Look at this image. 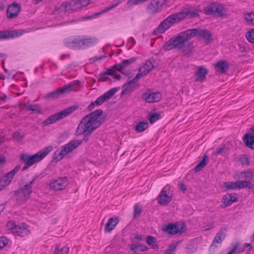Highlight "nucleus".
Instances as JSON below:
<instances>
[{"label": "nucleus", "mask_w": 254, "mask_h": 254, "mask_svg": "<svg viewBox=\"0 0 254 254\" xmlns=\"http://www.w3.org/2000/svg\"><path fill=\"white\" fill-rule=\"evenodd\" d=\"M161 97L162 95L160 92H153L149 94L145 93L142 95L143 98L148 103L158 102L161 99Z\"/></svg>", "instance_id": "24"}, {"label": "nucleus", "mask_w": 254, "mask_h": 254, "mask_svg": "<svg viewBox=\"0 0 254 254\" xmlns=\"http://www.w3.org/2000/svg\"><path fill=\"white\" fill-rule=\"evenodd\" d=\"M29 231L26 225L24 224L22 225H18L17 227L14 230V233L17 234L18 236L24 237L29 234Z\"/></svg>", "instance_id": "30"}, {"label": "nucleus", "mask_w": 254, "mask_h": 254, "mask_svg": "<svg viewBox=\"0 0 254 254\" xmlns=\"http://www.w3.org/2000/svg\"><path fill=\"white\" fill-rule=\"evenodd\" d=\"M97 40L93 37L85 38L81 37L80 49H84L93 46L96 43Z\"/></svg>", "instance_id": "29"}, {"label": "nucleus", "mask_w": 254, "mask_h": 254, "mask_svg": "<svg viewBox=\"0 0 254 254\" xmlns=\"http://www.w3.org/2000/svg\"><path fill=\"white\" fill-rule=\"evenodd\" d=\"M207 158L208 157L206 155H204L203 156L202 160L196 166L194 169L195 172L200 171L206 165V160H207Z\"/></svg>", "instance_id": "37"}, {"label": "nucleus", "mask_w": 254, "mask_h": 254, "mask_svg": "<svg viewBox=\"0 0 254 254\" xmlns=\"http://www.w3.org/2000/svg\"><path fill=\"white\" fill-rule=\"evenodd\" d=\"M226 147L225 145H222L219 148L216 149L213 153L214 155H217L218 154H222L225 153Z\"/></svg>", "instance_id": "47"}, {"label": "nucleus", "mask_w": 254, "mask_h": 254, "mask_svg": "<svg viewBox=\"0 0 254 254\" xmlns=\"http://www.w3.org/2000/svg\"><path fill=\"white\" fill-rule=\"evenodd\" d=\"M169 188L166 186L161 190L158 196V201L162 205H165L169 203L172 200V196L167 193V190Z\"/></svg>", "instance_id": "23"}, {"label": "nucleus", "mask_w": 254, "mask_h": 254, "mask_svg": "<svg viewBox=\"0 0 254 254\" xmlns=\"http://www.w3.org/2000/svg\"><path fill=\"white\" fill-rule=\"evenodd\" d=\"M198 15V13L195 11L186 9L180 12L171 14L165 19L154 31L155 35L162 34L168 29L175 23H178L186 17L190 18L195 17Z\"/></svg>", "instance_id": "3"}, {"label": "nucleus", "mask_w": 254, "mask_h": 254, "mask_svg": "<svg viewBox=\"0 0 254 254\" xmlns=\"http://www.w3.org/2000/svg\"><path fill=\"white\" fill-rule=\"evenodd\" d=\"M154 66L151 62L149 60L146 61L145 63L139 68L138 72L136 75V78L139 79L141 77L147 75L152 70Z\"/></svg>", "instance_id": "18"}, {"label": "nucleus", "mask_w": 254, "mask_h": 254, "mask_svg": "<svg viewBox=\"0 0 254 254\" xmlns=\"http://www.w3.org/2000/svg\"><path fill=\"white\" fill-rule=\"evenodd\" d=\"M238 201L237 194L235 193H228L222 198V202L225 207L231 205L233 202Z\"/></svg>", "instance_id": "26"}, {"label": "nucleus", "mask_w": 254, "mask_h": 254, "mask_svg": "<svg viewBox=\"0 0 254 254\" xmlns=\"http://www.w3.org/2000/svg\"><path fill=\"white\" fill-rule=\"evenodd\" d=\"M168 3V0H164L163 2L161 3L162 6L164 4H167Z\"/></svg>", "instance_id": "63"}, {"label": "nucleus", "mask_w": 254, "mask_h": 254, "mask_svg": "<svg viewBox=\"0 0 254 254\" xmlns=\"http://www.w3.org/2000/svg\"><path fill=\"white\" fill-rule=\"evenodd\" d=\"M229 66V64L226 61H220L215 64L216 70L221 73H225L227 72Z\"/></svg>", "instance_id": "27"}, {"label": "nucleus", "mask_w": 254, "mask_h": 254, "mask_svg": "<svg viewBox=\"0 0 254 254\" xmlns=\"http://www.w3.org/2000/svg\"><path fill=\"white\" fill-rule=\"evenodd\" d=\"M67 185V181L66 177L59 178L51 182L50 188L55 190H61L65 189Z\"/></svg>", "instance_id": "17"}, {"label": "nucleus", "mask_w": 254, "mask_h": 254, "mask_svg": "<svg viewBox=\"0 0 254 254\" xmlns=\"http://www.w3.org/2000/svg\"><path fill=\"white\" fill-rule=\"evenodd\" d=\"M69 251V248L64 247L60 249L58 246H56L54 254H67Z\"/></svg>", "instance_id": "39"}, {"label": "nucleus", "mask_w": 254, "mask_h": 254, "mask_svg": "<svg viewBox=\"0 0 254 254\" xmlns=\"http://www.w3.org/2000/svg\"><path fill=\"white\" fill-rule=\"evenodd\" d=\"M167 231L171 234H176L181 232L179 225L175 224H170L167 227Z\"/></svg>", "instance_id": "33"}, {"label": "nucleus", "mask_w": 254, "mask_h": 254, "mask_svg": "<svg viewBox=\"0 0 254 254\" xmlns=\"http://www.w3.org/2000/svg\"><path fill=\"white\" fill-rule=\"evenodd\" d=\"M120 89L119 87L112 88L99 96L95 101L96 105L100 106L103 104L106 101L110 99Z\"/></svg>", "instance_id": "14"}, {"label": "nucleus", "mask_w": 254, "mask_h": 254, "mask_svg": "<svg viewBox=\"0 0 254 254\" xmlns=\"http://www.w3.org/2000/svg\"><path fill=\"white\" fill-rule=\"evenodd\" d=\"M53 150L52 146H49L44 148L37 153L30 155L28 154H22L20 157V160L25 163L22 170L25 171L30 166L41 161Z\"/></svg>", "instance_id": "5"}, {"label": "nucleus", "mask_w": 254, "mask_h": 254, "mask_svg": "<svg viewBox=\"0 0 254 254\" xmlns=\"http://www.w3.org/2000/svg\"><path fill=\"white\" fill-rule=\"evenodd\" d=\"M130 249L136 254H139L140 253L146 251L148 250V248L146 246L135 244L130 245Z\"/></svg>", "instance_id": "32"}, {"label": "nucleus", "mask_w": 254, "mask_h": 254, "mask_svg": "<svg viewBox=\"0 0 254 254\" xmlns=\"http://www.w3.org/2000/svg\"><path fill=\"white\" fill-rule=\"evenodd\" d=\"M20 168L21 166L20 165L15 166L13 169L5 174L3 177L0 178V183L5 188L10 183L14 176Z\"/></svg>", "instance_id": "13"}, {"label": "nucleus", "mask_w": 254, "mask_h": 254, "mask_svg": "<svg viewBox=\"0 0 254 254\" xmlns=\"http://www.w3.org/2000/svg\"><path fill=\"white\" fill-rule=\"evenodd\" d=\"M18 224L13 221H9L7 224V227L14 233V230L17 226Z\"/></svg>", "instance_id": "48"}, {"label": "nucleus", "mask_w": 254, "mask_h": 254, "mask_svg": "<svg viewBox=\"0 0 254 254\" xmlns=\"http://www.w3.org/2000/svg\"><path fill=\"white\" fill-rule=\"evenodd\" d=\"M172 254L171 253H170L169 251H168L167 250H166L165 252V254Z\"/></svg>", "instance_id": "64"}, {"label": "nucleus", "mask_w": 254, "mask_h": 254, "mask_svg": "<svg viewBox=\"0 0 254 254\" xmlns=\"http://www.w3.org/2000/svg\"><path fill=\"white\" fill-rule=\"evenodd\" d=\"M136 58L132 57L129 59L125 60L121 63L115 64L112 68H109L107 71L102 72L100 74L99 79L102 81L106 80V76L107 75H113L116 79H120L121 75L117 74L116 72L118 71L125 75H128L130 71L126 70L127 67L132 63L135 62Z\"/></svg>", "instance_id": "4"}, {"label": "nucleus", "mask_w": 254, "mask_h": 254, "mask_svg": "<svg viewBox=\"0 0 254 254\" xmlns=\"http://www.w3.org/2000/svg\"><path fill=\"white\" fill-rule=\"evenodd\" d=\"M243 140L247 146L254 149V135L247 133L244 136Z\"/></svg>", "instance_id": "31"}, {"label": "nucleus", "mask_w": 254, "mask_h": 254, "mask_svg": "<svg viewBox=\"0 0 254 254\" xmlns=\"http://www.w3.org/2000/svg\"><path fill=\"white\" fill-rule=\"evenodd\" d=\"M177 245L178 243L172 244L167 250L173 254L176 251Z\"/></svg>", "instance_id": "51"}, {"label": "nucleus", "mask_w": 254, "mask_h": 254, "mask_svg": "<svg viewBox=\"0 0 254 254\" xmlns=\"http://www.w3.org/2000/svg\"><path fill=\"white\" fill-rule=\"evenodd\" d=\"M190 31H193L194 32L193 37L197 36L198 38H202L206 44L210 43L212 40V35L207 30L193 28L190 29Z\"/></svg>", "instance_id": "11"}, {"label": "nucleus", "mask_w": 254, "mask_h": 254, "mask_svg": "<svg viewBox=\"0 0 254 254\" xmlns=\"http://www.w3.org/2000/svg\"><path fill=\"white\" fill-rule=\"evenodd\" d=\"M142 0H128L127 4L129 6H132L134 5H137L139 2H142Z\"/></svg>", "instance_id": "50"}, {"label": "nucleus", "mask_w": 254, "mask_h": 254, "mask_svg": "<svg viewBox=\"0 0 254 254\" xmlns=\"http://www.w3.org/2000/svg\"><path fill=\"white\" fill-rule=\"evenodd\" d=\"M204 10L206 14L222 16L224 14L223 5L217 2L209 4L204 7Z\"/></svg>", "instance_id": "10"}, {"label": "nucleus", "mask_w": 254, "mask_h": 254, "mask_svg": "<svg viewBox=\"0 0 254 254\" xmlns=\"http://www.w3.org/2000/svg\"><path fill=\"white\" fill-rule=\"evenodd\" d=\"M146 241L147 244L152 247V248H155V247H157V245H156V239L151 236H148L147 237Z\"/></svg>", "instance_id": "42"}, {"label": "nucleus", "mask_w": 254, "mask_h": 254, "mask_svg": "<svg viewBox=\"0 0 254 254\" xmlns=\"http://www.w3.org/2000/svg\"><path fill=\"white\" fill-rule=\"evenodd\" d=\"M79 87L80 82L79 81H73L62 88L58 89L57 90L48 93L45 97L48 99H57L64 93H67L71 91H76L78 90Z\"/></svg>", "instance_id": "6"}, {"label": "nucleus", "mask_w": 254, "mask_h": 254, "mask_svg": "<svg viewBox=\"0 0 254 254\" xmlns=\"http://www.w3.org/2000/svg\"><path fill=\"white\" fill-rule=\"evenodd\" d=\"M179 188L180 190H181L183 191H185L187 190V188L184 184L182 183L179 184Z\"/></svg>", "instance_id": "54"}, {"label": "nucleus", "mask_w": 254, "mask_h": 254, "mask_svg": "<svg viewBox=\"0 0 254 254\" xmlns=\"http://www.w3.org/2000/svg\"><path fill=\"white\" fill-rule=\"evenodd\" d=\"M65 155L62 151L61 149L59 148L57 151H56L53 155V160L56 162H59L61 160Z\"/></svg>", "instance_id": "35"}, {"label": "nucleus", "mask_w": 254, "mask_h": 254, "mask_svg": "<svg viewBox=\"0 0 254 254\" xmlns=\"http://www.w3.org/2000/svg\"><path fill=\"white\" fill-rule=\"evenodd\" d=\"M102 114L103 111L98 109L85 116L78 125L76 134L91 133L104 122V119L102 117Z\"/></svg>", "instance_id": "2"}, {"label": "nucleus", "mask_w": 254, "mask_h": 254, "mask_svg": "<svg viewBox=\"0 0 254 254\" xmlns=\"http://www.w3.org/2000/svg\"><path fill=\"white\" fill-rule=\"evenodd\" d=\"M160 118V114H159L158 113H155L154 114L150 115L149 120L150 123L152 124L154 122H155L156 121L159 120Z\"/></svg>", "instance_id": "46"}, {"label": "nucleus", "mask_w": 254, "mask_h": 254, "mask_svg": "<svg viewBox=\"0 0 254 254\" xmlns=\"http://www.w3.org/2000/svg\"><path fill=\"white\" fill-rule=\"evenodd\" d=\"M3 57V59L2 60V66L4 70V71L6 72H7V69L5 68L4 67V60H5V58L4 57Z\"/></svg>", "instance_id": "60"}, {"label": "nucleus", "mask_w": 254, "mask_h": 254, "mask_svg": "<svg viewBox=\"0 0 254 254\" xmlns=\"http://www.w3.org/2000/svg\"><path fill=\"white\" fill-rule=\"evenodd\" d=\"M24 33L22 30H5L0 31V40L14 38L21 36Z\"/></svg>", "instance_id": "15"}, {"label": "nucleus", "mask_w": 254, "mask_h": 254, "mask_svg": "<svg viewBox=\"0 0 254 254\" xmlns=\"http://www.w3.org/2000/svg\"><path fill=\"white\" fill-rule=\"evenodd\" d=\"M96 105V104L95 103V102H91L89 105L88 107V110L89 111H92L95 107V106Z\"/></svg>", "instance_id": "53"}, {"label": "nucleus", "mask_w": 254, "mask_h": 254, "mask_svg": "<svg viewBox=\"0 0 254 254\" xmlns=\"http://www.w3.org/2000/svg\"><path fill=\"white\" fill-rule=\"evenodd\" d=\"M237 182H225L224 185L227 190L238 189Z\"/></svg>", "instance_id": "41"}, {"label": "nucleus", "mask_w": 254, "mask_h": 254, "mask_svg": "<svg viewBox=\"0 0 254 254\" xmlns=\"http://www.w3.org/2000/svg\"><path fill=\"white\" fill-rule=\"evenodd\" d=\"M121 2L120 0H118V2L115 4H112L111 6L107 7L106 8V9L104 10V12H107L109 10H110L112 9L113 8L117 6Z\"/></svg>", "instance_id": "52"}, {"label": "nucleus", "mask_w": 254, "mask_h": 254, "mask_svg": "<svg viewBox=\"0 0 254 254\" xmlns=\"http://www.w3.org/2000/svg\"><path fill=\"white\" fill-rule=\"evenodd\" d=\"M5 163V159L4 157L0 156V167L3 166Z\"/></svg>", "instance_id": "56"}, {"label": "nucleus", "mask_w": 254, "mask_h": 254, "mask_svg": "<svg viewBox=\"0 0 254 254\" xmlns=\"http://www.w3.org/2000/svg\"><path fill=\"white\" fill-rule=\"evenodd\" d=\"M12 138L15 141L21 142L24 138V135L19 131H16L13 133Z\"/></svg>", "instance_id": "40"}, {"label": "nucleus", "mask_w": 254, "mask_h": 254, "mask_svg": "<svg viewBox=\"0 0 254 254\" xmlns=\"http://www.w3.org/2000/svg\"><path fill=\"white\" fill-rule=\"evenodd\" d=\"M8 240L4 237L0 238V249L8 244Z\"/></svg>", "instance_id": "49"}, {"label": "nucleus", "mask_w": 254, "mask_h": 254, "mask_svg": "<svg viewBox=\"0 0 254 254\" xmlns=\"http://www.w3.org/2000/svg\"><path fill=\"white\" fill-rule=\"evenodd\" d=\"M246 36L250 42L254 43V29L248 32L246 34Z\"/></svg>", "instance_id": "43"}, {"label": "nucleus", "mask_w": 254, "mask_h": 254, "mask_svg": "<svg viewBox=\"0 0 254 254\" xmlns=\"http://www.w3.org/2000/svg\"><path fill=\"white\" fill-rule=\"evenodd\" d=\"M36 179V177L33 176L32 177V180L29 183L24 185L19 190L15 191V194L17 200L20 202H24L30 197L32 192V184L35 182Z\"/></svg>", "instance_id": "7"}, {"label": "nucleus", "mask_w": 254, "mask_h": 254, "mask_svg": "<svg viewBox=\"0 0 254 254\" xmlns=\"http://www.w3.org/2000/svg\"><path fill=\"white\" fill-rule=\"evenodd\" d=\"M207 74V70L204 67L202 66H199L194 74L195 80L196 81H203Z\"/></svg>", "instance_id": "25"}, {"label": "nucleus", "mask_w": 254, "mask_h": 254, "mask_svg": "<svg viewBox=\"0 0 254 254\" xmlns=\"http://www.w3.org/2000/svg\"><path fill=\"white\" fill-rule=\"evenodd\" d=\"M90 0H71L70 1L63 3L61 8L65 11L77 10L83 6L87 5Z\"/></svg>", "instance_id": "9"}, {"label": "nucleus", "mask_w": 254, "mask_h": 254, "mask_svg": "<svg viewBox=\"0 0 254 254\" xmlns=\"http://www.w3.org/2000/svg\"><path fill=\"white\" fill-rule=\"evenodd\" d=\"M24 107L27 111H32L33 112L36 113H41L40 107L38 104L27 105L25 104Z\"/></svg>", "instance_id": "34"}, {"label": "nucleus", "mask_w": 254, "mask_h": 254, "mask_svg": "<svg viewBox=\"0 0 254 254\" xmlns=\"http://www.w3.org/2000/svg\"><path fill=\"white\" fill-rule=\"evenodd\" d=\"M82 142V140H73L70 141L65 145L61 146L60 148L63 152L64 155L66 156L69 153L71 152L73 150L76 148Z\"/></svg>", "instance_id": "16"}, {"label": "nucleus", "mask_w": 254, "mask_h": 254, "mask_svg": "<svg viewBox=\"0 0 254 254\" xmlns=\"http://www.w3.org/2000/svg\"><path fill=\"white\" fill-rule=\"evenodd\" d=\"M242 162L243 164L249 165V161L247 157H244L242 159Z\"/></svg>", "instance_id": "55"}, {"label": "nucleus", "mask_w": 254, "mask_h": 254, "mask_svg": "<svg viewBox=\"0 0 254 254\" xmlns=\"http://www.w3.org/2000/svg\"><path fill=\"white\" fill-rule=\"evenodd\" d=\"M138 79V78H136L135 76L132 80L125 83L123 86V90L122 91V95H125L132 92L139 86Z\"/></svg>", "instance_id": "12"}, {"label": "nucleus", "mask_w": 254, "mask_h": 254, "mask_svg": "<svg viewBox=\"0 0 254 254\" xmlns=\"http://www.w3.org/2000/svg\"><path fill=\"white\" fill-rule=\"evenodd\" d=\"M141 212L142 208L141 206L138 204H135L134 206V217H138Z\"/></svg>", "instance_id": "44"}, {"label": "nucleus", "mask_w": 254, "mask_h": 254, "mask_svg": "<svg viewBox=\"0 0 254 254\" xmlns=\"http://www.w3.org/2000/svg\"><path fill=\"white\" fill-rule=\"evenodd\" d=\"M238 246H235L227 254H233V253L237 250Z\"/></svg>", "instance_id": "57"}, {"label": "nucleus", "mask_w": 254, "mask_h": 254, "mask_svg": "<svg viewBox=\"0 0 254 254\" xmlns=\"http://www.w3.org/2000/svg\"><path fill=\"white\" fill-rule=\"evenodd\" d=\"M190 29L182 32L176 36L171 38L163 46L165 51L172 49L182 50V53L186 57H189L191 55L193 47L192 44L187 42L193 37L194 32Z\"/></svg>", "instance_id": "1"}, {"label": "nucleus", "mask_w": 254, "mask_h": 254, "mask_svg": "<svg viewBox=\"0 0 254 254\" xmlns=\"http://www.w3.org/2000/svg\"><path fill=\"white\" fill-rule=\"evenodd\" d=\"M148 127V124L147 122H140L138 123L135 129L138 132H142Z\"/></svg>", "instance_id": "36"}, {"label": "nucleus", "mask_w": 254, "mask_h": 254, "mask_svg": "<svg viewBox=\"0 0 254 254\" xmlns=\"http://www.w3.org/2000/svg\"><path fill=\"white\" fill-rule=\"evenodd\" d=\"M246 20L250 24H254V13L246 14L245 16Z\"/></svg>", "instance_id": "45"}, {"label": "nucleus", "mask_w": 254, "mask_h": 254, "mask_svg": "<svg viewBox=\"0 0 254 254\" xmlns=\"http://www.w3.org/2000/svg\"><path fill=\"white\" fill-rule=\"evenodd\" d=\"M81 37L79 36L71 37L64 41L65 45L69 48L80 49Z\"/></svg>", "instance_id": "19"}, {"label": "nucleus", "mask_w": 254, "mask_h": 254, "mask_svg": "<svg viewBox=\"0 0 254 254\" xmlns=\"http://www.w3.org/2000/svg\"><path fill=\"white\" fill-rule=\"evenodd\" d=\"M162 5L159 0H153L151 1L146 7L147 12L150 14H155L161 11Z\"/></svg>", "instance_id": "21"}, {"label": "nucleus", "mask_w": 254, "mask_h": 254, "mask_svg": "<svg viewBox=\"0 0 254 254\" xmlns=\"http://www.w3.org/2000/svg\"><path fill=\"white\" fill-rule=\"evenodd\" d=\"M237 182L238 183V189H242L245 188H249L252 189L253 187L252 184L248 181H238Z\"/></svg>", "instance_id": "38"}, {"label": "nucleus", "mask_w": 254, "mask_h": 254, "mask_svg": "<svg viewBox=\"0 0 254 254\" xmlns=\"http://www.w3.org/2000/svg\"><path fill=\"white\" fill-rule=\"evenodd\" d=\"M106 56H100V57H96L94 58V61L97 60H101L102 59L105 58Z\"/></svg>", "instance_id": "59"}, {"label": "nucleus", "mask_w": 254, "mask_h": 254, "mask_svg": "<svg viewBox=\"0 0 254 254\" xmlns=\"http://www.w3.org/2000/svg\"><path fill=\"white\" fill-rule=\"evenodd\" d=\"M20 10V5L18 4L13 3L8 7L6 16L8 18H15L19 14Z\"/></svg>", "instance_id": "22"}, {"label": "nucleus", "mask_w": 254, "mask_h": 254, "mask_svg": "<svg viewBox=\"0 0 254 254\" xmlns=\"http://www.w3.org/2000/svg\"><path fill=\"white\" fill-rule=\"evenodd\" d=\"M78 108V105H74L69 107L60 112L50 116L48 119H47L43 122V124L45 126H47L49 124H53L56 121L68 116L74 112Z\"/></svg>", "instance_id": "8"}, {"label": "nucleus", "mask_w": 254, "mask_h": 254, "mask_svg": "<svg viewBox=\"0 0 254 254\" xmlns=\"http://www.w3.org/2000/svg\"><path fill=\"white\" fill-rule=\"evenodd\" d=\"M119 221L118 217H111L108 220L105 226L104 230L106 233L111 232Z\"/></svg>", "instance_id": "28"}, {"label": "nucleus", "mask_w": 254, "mask_h": 254, "mask_svg": "<svg viewBox=\"0 0 254 254\" xmlns=\"http://www.w3.org/2000/svg\"><path fill=\"white\" fill-rule=\"evenodd\" d=\"M227 232L226 228H221L215 236L211 246L217 247V244H221L226 237Z\"/></svg>", "instance_id": "20"}, {"label": "nucleus", "mask_w": 254, "mask_h": 254, "mask_svg": "<svg viewBox=\"0 0 254 254\" xmlns=\"http://www.w3.org/2000/svg\"><path fill=\"white\" fill-rule=\"evenodd\" d=\"M135 239L137 240H142V236L141 235H137L135 236Z\"/></svg>", "instance_id": "61"}, {"label": "nucleus", "mask_w": 254, "mask_h": 254, "mask_svg": "<svg viewBox=\"0 0 254 254\" xmlns=\"http://www.w3.org/2000/svg\"><path fill=\"white\" fill-rule=\"evenodd\" d=\"M5 188V187H4L3 185H2V184H1L0 183V191L2 190H3Z\"/></svg>", "instance_id": "62"}, {"label": "nucleus", "mask_w": 254, "mask_h": 254, "mask_svg": "<svg viewBox=\"0 0 254 254\" xmlns=\"http://www.w3.org/2000/svg\"><path fill=\"white\" fill-rule=\"evenodd\" d=\"M5 138L3 135H0V146L5 142Z\"/></svg>", "instance_id": "58"}]
</instances>
